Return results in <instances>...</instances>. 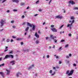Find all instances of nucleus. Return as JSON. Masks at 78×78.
I'll return each instance as SVG.
<instances>
[{"label":"nucleus","instance_id":"1","mask_svg":"<svg viewBox=\"0 0 78 78\" xmlns=\"http://www.w3.org/2000/svg\"><path fill=\"white\" fill-rule=\"evenodd\" d=\"M27 25H29V27H32V26H33V27L32 28V30H35V26L33 24H32L30 23L27 22Z\"/></svg>","mask_w":78,"mask_h":78},{"label":"nucleus","instance_id":"2","mask_svg":"<svg viewBox=\"0 0 78 78\" xmlns=\"http://www.w3.org/2000/svg\"><path fill=\"white\" fill-rule=\"evenodd\" d=\"M55 19H62V16L60 15H58V16H57L55 17Z\"/></svg>","mask_w":78,"mask_h":78},{"label":"nucleus","instance_id":"3","mask_svg":"<svg viewBox=\"0 0 78 78\" xmlns=\"http://www.w3.org/2000/svg\"><path fill=\"white\" fill-rule=\"evenodd\" d=\"M51 30L53 31V32H57V29L54 28L51 29Z\"/></svg>","mask_w":78,"mask_h":78},{"label":"nucleus","instance_id":"4","mask_svg":"<svg viewBox=\"0 0 78 78\" xmlns=\"http://www.w3.org/2000/svg\"><path fill=\"white\" fill-rule=\"evenodd\" d=\"M0 23L1 24V27H3V25H4V23H4V21L3 20H1Z\"/></svg>","mask_w":78,"mask_h":78},{"label":"nucleus","instance_id":"5","mask_svg":"<svg viewBox=\"0 0 78 78\" xmlns=\"http://www.w3.org/2000/svg\"><path fill=\"white\" fill-rule=\"evenodd\" d=\"M0 74L1 75L2 77H3V78H4V77H5V74L4 73L2 72H0Z\"/></svg>","mask_w":78,"mask_h":78},{"label":"nucleus","instance_id":"6","mask_svg":"<svg viewBox=\"0 0 78 78\" xmlns=\"http://www.w3.org/2000/svg\"><path fill=\"white\" fill-rule=\"evenodd\" d=\"M22 75V74H21V73H18L16 74V76H17V77H18L19 76V75Z\"/></svg>","mask_w":78,"mask_h":78},{"label":"nucleus","instance_id":"7","mask_svg":"<svg viewBox=\"0 0 78 78\" xmlns=\"http://www.w3.org/2000/svg\"><path fill=\"white\" fill-rule=\"evenodd\" d=\"M8 58H10V55H6L5 57V59H7Z\"/></svg>","mask_w":78,"mask_h":78},{"label":"nucleus","instance_id":"8","mask_svg":"<svg viewBox=\"0 0 78 78\" xmlns=\"http://www.w3.org/2000/svg\"><path fill=\"white\" fill-rule=\"evenodd\" d=\"M35 36L36 37H37V38H39V35L37 34L36 32H35Z\"/></svg>","mask_w":78,"mask_h":78},{"label":"nucleus","instance_id":"9","mask_svg":"<svg viewBox=\"0 0 78 78\" xmlns=\"http://www.w3.org/2000/svg\"><path fill=\"white\" fill-rule=\"evenodd\" d=\"M6 71H7V73H6L7 75H9V73H10V71H9V70H8V69H6Z\"/></svg>","mask_w":78,"mask_h":78},{"label":"nucleus","instance_id":"10","mask_svg":"<svg viewBox=\"0 0 78 78\" xmlns=\"http://www.w3.org/2000/svg\"><path fill=\"white\" fill-rule=\"evenodd\" d=\"M69 3H71L72 5H73L75 4V2H73V1H69Z\"/></svg>","mask_w":78,"mask_h":78},{"label":"nucleus","instance_id":"11","mask_svg":"<svg viewBox=\"0 0 78 78\" xmlns=\"http://www.w3.org/2000/svg\"><path fill=\"white\" fill-rule=\"evenodd\" d=\"M33 65H32L31 66H30L28 68V69H32V67H34V64H32Z\"/></svg>","mask_w":78,"mask_h":78},{"label":"nucleus","instance_id":"12","mask_svg":"<svg viewBox=\"0 0 78 78\" xmlns=\"http://www.w3.org/2000/svg\"><path fill=\"white\" fill-rule=\"evenodd\" d=\"M12 2H16V3H19L18 0H12Z\"/></svg>","mask_w":78,"mask_h":78},{"label":"nucleus","instance_id":"13","mask_svg":"<svg viewBox=\"0 0 78 78\" xmlns=\"http://www.w3.org/2000/svg\"><path fill=\"white\" fill-rule=\"evenodd\" d=\"M50 37L51 39H52L54 40V37L53 35H50Z\"/></svg>","mask_w":78,"mask_h":78},{"label":"nucleus","instance_id":"14","mask_svg":"<svg viewBox=\"0 0 78 78\" xmlns=\"http://www.w3.org/2000/svg\"><path fill=\"white\" fill-rule=\"evenodd\" d=\"M14 62H15V61L14 60H13L11 62H10V63H12V65H14V64H15V63H14Z\"/></svg>","mask_w":78,"mask_h":78},{"label":"nucleus","instance_id":"15","mask_svg":"<svg viewBox=\"0 0 78 78\" xmlns=\"http://www.w3.org/2000/svg\"><path fill=\"white\" fill-rule=\"evenodd\" d=\"M70 18L71 20H74L75 19V17L73 16H71Z\"/></svg>","mask_w":78,"mask_h":78},{"label":"nucleus","instance_id":"16","mask_svg":"<svg viewBox=\"0 0 78 78\" xmlns=\"http://www.w3.org/2000/svg\"><path fill=\"white\" fill-rule=\"evenodd\" d=\"M72 24H73V23H71L70 24H68L67 25V27H69L72 26Z\"/></svg>","mask_w":78,"mask_h":78},{"label":"nucleus","instance_id":"17","mask_svg":"<svg viewBox=\"0 0 78 78\" xmlns=\"http://www.w3.org/2000/svg\"><path fill=\"white\" fill-rule=\"evenodd\" d=\"M29 29V27H27L26 28L25 31H28V30Z\"/></svg>","mask_w":78,"mask_h":78},{"label":"nucleus","instance_id":"18","mask_svg":"<svg viewBox=\"0 0 78 78\" xmlns=\"http://www.w3.org/2000/svg\"><path fill=\"white\" fill-rule=\"evenodd\" d=\"M74 71V70H71L70 72V73L72 74H73V72Z\"/></svg>","mask_w":78,"mask_h":78},{"label":"nucleus","instance_id":"19","mask_svg":"<svg viewBox=\"0 0 78 78\" xmlns=\"http://www.w3.org/2000/svg\"><path fill=\"white\" fill-rule=\"evenodd\" d=\"M13 53V51H11L9 53V54H12Z\"/></svg>","mask_w":78,"mask_h":78},{"label":"nucleus","instance_id":"20","mask_svg":"<svg viewBox=\"0 0 78 78\" xmlns=\"http://www.w3.org/2000/svg\"><path fill=\"white\" fill-rule=\"evenodd\" d=\"M35 43L37 44H39V41L37 40L35 41Z\"/></svg>","mask_w":78,"mask_h":78},{"label":"nucleus","instance_id":"21","mask_svg":"<svg viewBox=\"0 0 78 78\" xmlns=\"http://www.w3.org/2000/svg\"><path fill=\"white\" fill-rule=\"evenodd\" d=\"M73 9H75V10H78V7H75Z\"/></svg>","mask_w":78,"mask_h":78},{"label":"nucleus","instance_id":"22","mask_svg":"<svg viewBox=\"0 0 78 78\" xmlns=\"http://www.w3.org/2000/svg\"><path fill=\"white\" fill-rule=\"evenodd\" d=\"M17 41H20V40H22L21 38H18L16 39Z\"/></svg>","mask_w":78,"mask_h":78},{"label":"nucleus","instance_id":"23","mask_svg":"<svg viewBox=\"0 0 78 78\" xmlns=\"http://www.w3.org/2000/svg\"><path fill=\"white\" fill-rule=\"evenodd\" d=\"M10 57H11L12 58H13L14 56L12 55H10Z\"/></svg>","mask_w":78,"mask_h":78},{"label":"nucleus","instance_id":"24","mask_svg":"<svg viewBox=\"0 0 78 78\" xmlns=\"http://www.w3.org/2000/svg\"><path fill=\"white\" fill-rule=\"evenodd\" d=\"M10 41V40H9V39H8L6 41L7 42H9V41Z\"/></svg>","mask_w":78,"mask_h":78},{"label":"nucleus","instance_id":"25","mask_svg":"<svg viewBox=\"0 0 78 78\" xmlns=\"http://www.w3.org/2000/svg\"><path fill=\"white\" fill-rule=\"evenodd\" d=\"M68 75H69V76H71L72 75V74L71 73H69L68 74Z\"/></svg>","mask_w":78,"mask_h":78},{"label":"nucleus","instance_id":"26","mask_svg":"<svg viewBox=\"0 0 78 78\" xmlns=\"http://www.w3.org/2000/svg\"><path fill=\"white\" fill-rule=\"evenodd\" d=\"M66 61L67 64H69V63L70 62H69V61L68 60H66Z\"/></svg>","mask_w":78,"mask_h":78},{"label":"nucleus","instance_id":"27","mask_svg":"<svg viewBox=\"0 0 78 78\" xmlns=\"http://www.w3.org/2000/svg\"><path fill=\"white\" fill-rule=\"evenodd\" d=\"M55 27V25H51V28H53V27Z\"/></svg>","mask_w":78,"mask_h":78},{"label":"nucleus","instance_id":"28","mask_svg":"<svg viewBox=\"0 0 78 78\" xmlns=\"http://www.w3.org/2000/svg\"><path fill=\"white\" fill-rule=\"evenodd\" d=\"M38 32L39 34H41V31H40V30H38Z\"/></svg>","mask_w":78,"mask_h":78},{"label":"nucleus","instance_id":"29","mask_svg":"<svg viewBox=\"0 0 78 78\" xmlns=\"http://www.w3.org/2000/svg\"><path fill=\"white\" fill-rule=\"evenodd\" d=\"M52 2V0H50V1L49 2L48 4L49 5H50L51 3Z\"/></svg>","mask_w":78,"mask_h":78},{"label":"nucleus","instance_id":"30","mask_svg":"<svg viewBox=\"0 0 78 78\" xmlns=\"http://www.w3.org/2000/svg\"><path fill=\"white\" fill-rule=\"evenodd\" d=\"M55 72H54L52 74H51V76H53V75H55Z\"/></svg>","mask_w":78,"mask_h":78},{"label":"nucleus","instance_id":"31","mask_svg":"<svg viewBox=\"0 0 78 78\" xmlns=\"http://www.w3.org/2000/svg\"><path fill=\"white\" fill-rule=\"evenodd\" d=\"M5 66V64H4V63H3V64H2L1 65H0V66Z\"/></svg>","mask_w":78,"mask_h":78},{"label":"nucleus","instance_id":"32","mask_svg":"<svg viewBox=\"0 0 78 78\" xmlns=\"http://www.w3.org/2000/svg\"><path fill=\"white\" fill-rule=\"evenodd\" d=\"M50 73H52V70H51L49 71V72Z\"/></svg>","mask_w":78,"mask_h":78},{"label":"nucleus","instance_id":"33","mask_svg":"<svg viewBox=\"0 0 78 78\" xmlns=\"http://www.w3.org/2000/svg\"><path fill=\"white\" fill-rule=\"evenodd\" d=\"M56 67H53V69H54L55 70H56Z\"/></svg>","mask_w":78,"mask_h":78},{"label":"nucleus","instance_id":"34","mask_svg":"<svg viewBox=\"0 0 78 78\" xmlns=\"http://www.w3.org/2000/svg\"><path fill=\"white\" fill-rule=\"evenodd\" d=\"M68 35L70 37H71V36H72V34H69Z\"/></svg>","mask_w":78,"mask_h":78},{"label":"nucleus","instance_id":"35","mask_svg":"<svg viewBox=\"0 0 78 78\" xmlns=\"http://www.w3.org/2000/svg\"><path fill=\"white\" fill-rule=\"evenodd\" d=\"M65 40H62L61 41V42H64Z\"/></svg>","mask_w":78,"mask_h":78},{"label":"nucleus","instance_id":"36","mask_svg":"<svg viewBox=\"0 0 78 78\" xmlns=\"http://www.w3.org/2000/svg\"><path fill=\"white\" fill-rule=\"evenodd\" d=\"M21 6H23V5H25V3H21Z\"/></svg>","mask_w":78,"mask_h":78},{"label":"nucleus","instance_id":"37","mask_svg":"<svg viewBox=\"0 0 78 78\" xmlns=\"http://www.w3.org/2000/svg\"><path fill=\"white\" fill-rule=\"evenodd\" d=\"M42 10L41 9H39V10H38V11L39 12H42Z\"/></svg>","mask_w":78,"mask_h":78},{"label":"nucleus","instance_id":"38","mask_svg":"<svg viewBox=\"0 0 78 78\" xmlns=\"http://www.w3.org/2000/svg\"><path fill=\"white\" fill-rule=\"evenodd\" d=\"M69 73V70H67V71L66 72V74H68V73Z\"/></svg>","mask_w":78,"mask_h":78},{"label":"nucleus","instance_id":"39","mask_svg":"<svg viewBox=\"0 0 78 78\" xmlns=\"http://www.w3.org/2000/svg\"><path fill=\"white\" fill-rule=\"evenodd\" d=\"M69 46V44H67L65 46V47L66 48L67 47Z\"/></svg>","mask_w":78,"mask_h":78},{"label":"nucleus","instance_id":"40","mask_svg":"<svg viewBox=\"0 0 78 78\" xmlns=\"http://www.w3.org/2000/svg\"><path fill=\"white\" fill-rule=\"evenodd\" d=\"M13 11H14V12H16V11H17V10L14 9L13 10Z\"/></svg>","mask_w":78,"mask_h":78},{"label":"nucleus","instance_id":"41","mask_svg":"<svg viewBox=\"0 0 78 78\" xmlns=\"http://www.w3.org/2000/svg\"><path fill=\"white\" fill-rule=\"evenodd\" d=\"M61 48H62V47H60L59 49H58L59 51H61V50H61Z\"/></svg>","mask_w":78,"mask_h":78},{"label":"nucleus","instance_id":"42","mask_svg":"<svg viewBox=\"0 0 78 78\" xmlns=\"http://www.w3.org/2000/svg\"><path fill=\"white\" fill-rule=\"evenodd\" d=\"M12 27L13 28H16V27L15 26H13Z\"/></svg>","mask_w":78,"mask_h":78},{"label":"nucleus","instance_id":"43","mask_svg":"<svg viewBox=\"0 0 78 78\" xmlns=\"http://www.w3.org/2000/svg\"><path fill=\"white\" fill-rule=\"evenodd\" d=\"M6 0H4L2 2V3H4L5 2H6Z\"/></svg>","mask_w":78,"mask_h":78},{"label":"nucleus","instance_id":"44","mask_svg":"<svg viewBox=\"0 0 78 78\" xmlns=\"http://www.w3.org/2000/svg\"><path fill=\"white\" fill-rule=\"evenodd\" d=\"M73 66H74L75 67L76 66V64H75L74 63L73 65Z\"/></svg>","mask_w":78,"mask_h":78},{"label":"nucleus","instance_id":"45","mask_svg":"<svg viewBox=\"0 0 78 78\" xmlns=\"http://www.w3.org/2000/svg\"><path fill=\"white\" fill-rule=\"evenodd\" d=\"M24 17H25V16H24V15H23L22 16V19H23Z\"/></svg>","mask_w":78,"mask_h":78},{"label":"nucleus","instance_id":"46","mask_svg":"<svg viewBox=\"0 0 78 78\" xmlns=\"http://www.w3.org/2000/svg\"><path fill=\"white\" fill-rule=\"evenodd\" d=\"M74 21H75V20H73V21H72V23H73L74 22Z\"/></svg>","mask_w":78,"mask_h":78},{"label":"nucleus","instance_id":"47","mask_svg":"<svg viewBox=\"0 0 78 78\" xmlns=\"http://www.w3.org/2000/svg\"><path fill=\"white\" fill-rule=\"evenodd\" d=\"M54 41L55 42H57V40H55L54 39Z\"/></svg>","mask_w":78,"mask_h":78},{"label":"nucleus","instance_id":"48","mask_svg":"<svg viewBox=\"0 0 78 78\" xmlns=\"http://www.w3.org/2000/svg\"><path fill=\"white\" fill-rule=\"evenodd\" d=\"M62 63V62L61 61H59V64H61Z\"/></svg>","mask_w":78,"mask_h":78},{"label":"nucleus","instance_id":"49","mask_svg":"<svg viewBox=\"0 0 78 78\" xmlns=\"http://www.w3.org/2000/svg\"><path fill=\"white\" fill-rule=\"evenodd\" d=\"M11 22L12 23H14V21H11Z\"/></svg>","mask_w":78,"mask_h":78},{"label":"nucleus","instance_id":"50","mask_svg":"<svg viewBox=\"0 0 78 78\" xmlns=\"http://www.w3.org/2000/svg\"><path fill=\"white\" fill-rule=\"evenodd\" d=\"M56 59H58V58H59V57L58 56H56Z\"/></svg>","mask_w":78,"mask_h":78},{"label":"nucleus","instance_id":"51","mask_svg":"<svg viewBox=\"0 0 78 78\" xmlns=\"http://www.w3.org/2000/svg\"><path fill=\"white\" fill-rule=\"evenodd\" d=\"M38 2H39V1L38 0V1H37V2H36V4H37V3H38Z\"/></svg>","mask_w":78,"mask_h":78},{"label":"nucleus","instance_id":"52","mask_svg":"<svg viewBox=\"0 0 78 78\" xmlns=\"http://www.w3.org/2000/svg\"><path fill=\"white\" fill-rule=\"evenodd\" d=\"M38 15V14H36L35 15H34V16H35V17H36V16H37Z\"/></svg>","mask_w":78,"mask_h":78},{"label":"nucleus","instance_id":"53","mask_svg":"<svg viewBox=\"0 0 78 78\" xmlns=\"http://www.w3.org/2000/svg\"><path fill=\"white\" fill-rule=\"evenodd\" d=\"M11 42H14V40L12 39L11 40Z\"/></svg>","mask_w":78,"mask_h":78},{"label":"nucleus","instance_id":"54","mask_svg":"<svg viewBox=\"0 0 78 78\" xmlns=\"http://www.w3.org/2000/svg\"><path fill=\"white\" fill-rule=\"evenodd\" d=\"M56 69H59V66H56Z\"/></svg>","mask_w":78,"mask_h":78},{"label":"nucleus","instance_id":"55","mask_svg":"<svg viewBox=\"0 0 78 78\" xmlns=\"http://www.w3.org/2000/svg\"><path fill=\"white\" fill-rule=\"evenodd\" d=\"M63 12L64 13H65L66 12V10L64 9H63Z\"/></svg>","mask_w":78,"mask_h":78},{"label":"nucleus","instance_id":"56","mask_svg":"<svg viewBox=\"0 0 78 78\" xmlns=\"http://www.w3.org/2000/svg\"><path fill=\"white\" fill-rule=\"evenodd\" d=\"M21 45H23V42H21Z\"/></svg>","mask_w":78,"mask_h":78},{"label":"nucleus","instance_id":"57","mask_svg":"<svg viewBox=\"0 0 78 78\" xmlns=\"http://www.w3.org/2000/svg\"><path fill=\"white\" fill-rule=\"evenodd\" d=\"M69 57H70V56H72V54H69Z\"/></svg>","mask_w":78,"mask_h":78},{"label":"nucleus","instance_id":"58","mask_svg":"<svg viewBox=\"0 0 78 78\" xmlns=\"http://www.w3.org/2000/svg\"><path fill=\"white\" fill-rule=\"evenodd\" d=\"M7 48H8V47L6 46L5 47V49H7Z\"/></svg>","mask_w":78,"mask_h":78},{"label":"nucleus","instance_id":"59","mask_svg":"<svg viewBox=\"0 0 78 78\" xmlns=\"http://www.w3.org/2000/svg\"><path fill=\"white\" fill-rule=\"evenodd\" d=\"M12 38H16V37H14V36H12Z\"/></svg>","mask_w":78,"mask_h":78},{"label":"nucleus","instance_id":"60","mask_svg":"<svg viewBox=\"0 0 78 78\" xmlns=\"http://www.w3.org/2000/svg\"><path fill=\"white\" fill-rule=\"evenodd\" d=\"M66 58H69V57L68 56H67L66 57Z\"/></svg>","mask_w":78,"mask_h":78},{"label":"nucleus","instance_id":"61","mask_svg":"<svg viewBox=\"0 0 78 78\" xmlns=\"http://www.w3.org/2000/svg\"><path fill=\"white\" fill-rule=\"evenodd\" d=\"M49 55H47V58H49Z\"/></svg>","mask_w":78,"mask_h":78},{"label":"nucleus","instance_id":"62","mask_svg":"<svg viewBox=\"0 0 78 78\" xmlns=\"http://www.w3.org/2000/svg\"><path fill=\"white\" fill-rule=\"evenodd\" d=\"M63 25H62L61 26H60V28H62V27H63Z\"/></svg>","mask_w":78,"mask_h":78},{"label":"nucleus","instance_id":"63","mask_svg":"<svg viewBox=\"0 0 78 78\" xmlns=\"http://www.w3.org/2000/svg\"><path fill=\"white\" fill-rule=\"evenodd\" d=\"M8 49H6L4 51V52H5V51H8Z\"/></svg>","mask_w":78,"mask_h":78},{"label":"nucleus","instance_id":"64","mask_svg":"<svg viewBox=\"0 0 78 78\" xmlns=\"http://www.w3.org/2000/svg\"><path fill=\"white\" fill-rule=\"evenodd\" d=\"M7 12H9V10H8L7 11Z\"/></svg>","mask_w":78,"mask_h":78}]
</instances>
